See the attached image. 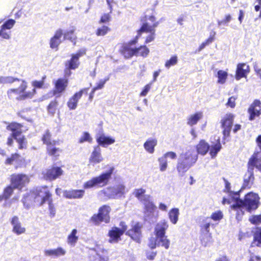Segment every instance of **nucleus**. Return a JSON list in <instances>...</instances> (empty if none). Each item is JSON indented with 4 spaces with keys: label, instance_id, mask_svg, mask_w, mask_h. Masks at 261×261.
I'll use <instances>...</instances> for the list:
<instances>
[{
    "label": "nucleus",
    "instance_id": "f257e3e1",
    "mask_svg": "<svg viewBox=\"0 0 261 261\" xmlns=\"http://www.w3.org/2000/svg\"><path fill=\"white\" fill-rule=\"evenodd\" d=\"M32 198L34 199L35 202L39 203L40 205H42L44 203L47 202L50 216L51 217H55L56 210L53 202L51 195L47 189V187L37 188L30 195L27 194L24 196L22 199V202L26 208L29 209L30 207V203L27 202L28 200H30Z\"/></svg>",
    "mask_w": 261,
    "mask_h": 261
},
{
    "label": "nucleus",
    "instance_id": "f03ea898",
    "mask_svg": "<svg viewBox=\"0 0 261 261\" xmlns=\"http://www.w3.org/2000/svg\"><path fill=\"white\" fill-rule=\"evenodd\" d=\"M168 223L165 220L158 223L155 226L154 233L155 236L149 240L148 246L151 249L162 246L166 249L169 248L170 241L165 236L166 230L168 228Z\"/></svg>",
    "mask_w": 261,
    "mask_h": 261
},
{
    "label": "nucleus",
    "instance_id": "7ed1b4c3",
    "mask_svg": "<svg viewBox=\"0 0 261 261\" xmlns=\"http://www.w3.org/2000/svg\"><path fill=\"white\" fill-rule=\"evenodd\" d=\"M44 82L43 81H34L32 82V85L34 87L31 90L27 91L28 83L21 80V83L17 88L10 89L8 90L7 94L10 98L13 97V95H17L16 99L18 100H24L27 99L32 98L36 93V88H41L43 86Z\"/></svg>",
    "mask_w": 261,
    "mask_h": 261
},
{
    "label": "nucleus",
    "instance_id": "20e7f679",
    "mask_svg": "<svg viewBox=\"0 0 261 261\" xmlns=\"http://www.w3.org/2000/svg\"><path fill=\"white\" fill-rule=\"evenodd\" d=\"M236 199L234 203L231 205L232 209L238 211L246 210L248 212L256 210L258 207L259 197L257 194L250 192L246 195L244 200L239 198V194L236 193Z\"/></svg>",
    "mask_w": 261,
    "mask_h": 261
},
{
    "label": "nucleus",
    "instance_id": "39448f33",
    "mask_svg": "<svg viewBox=\"0 0 261 261\" xmlns=\"http://www.w3.org/2000/svg\"><path fill=\"white\" fill-rule=\"evenodd\" d=\"M198 159V154L194 148H189L182 152L177 161V170L183 174L193 166Z\"/></svg>",
    "mask_w": 261,
    "mask_h": 261
},
{
    "label": "nucleus",
    "instance_id": "423d86ee",
    "mask_svg": "<svg viewBox=\"0 0 261 261\" xmlns=\"http://www.w3.org/2000/svg\"><path fill=\"white\" fill-rule=\"evenodd\" d=\"M114 170L113 167H111L109 170L101 173L99 176L93 177L84 184L83 188L87 189L101 188L106 186L111 177Z\"/></svg>",
    "mask_w": 261,
    "mask_h": 261
},
{
    "label": "nucleus",
    "instance_id": "0eeeda50",
    "mask_svg": "<svg viewBox=\"0 0 261 261\" xmlns=\"http://www.w3.org/2000/svg\"><path fill=\"white\" fill-rule=\"evenodd\" d=\"M22 125L20 124L12 122L7 126V129L12 132V137H13L18 143V148L20 149L26 148L27 140L24 136H21Z\"/></svg>",
    "mask_w": 261,
    "mask_h": 261
},
{
    "label": "nucleus",
    "instance_id": "6e6552de",
    "mask_svg": "<svg viewBox=\"0 0 261 261\" xmlns=\"http://www.w3.org/2000/svg\"><path fill=\"white\" fill-rule=\"evenodd\" d=\"M148 20L151 23L147 22L143 23L141 29L138 31V37L143 32L149 33L150 34L147 37L145 40L146 43H148L152 41L155 38V29L158 25V22H155V18L153 16H150L148 17Z\"/></svg>",
    "mask_w": 261,
    "mask_h": 261
},
{
    "label": "nucleus",
    "instance_id": "1a4fd4ad",
    "mask_svg": "<svg viewBox=\"0 0 261 261\" xmlns=\"http://www.w3.org/2000/svg\"><path fill=\"white\" fill-rule=\"evenodd\" d=\"M103 193L111 198H120L124 196L127 192L125 186L121 184L115 185L113 187L103 190Z\"/></svg>",
    "mask_w": 261,
    "mask_h": 261
},
{
    "label": "nucleus",
    "instance_id": "9d476101",
    "mask_svg": "<svg viewBox=\"0 0 261 261\" xmlns=\"http://www.w3.org/2000/svg\"><path fill=\"white\" fill-rule=\"evenodd\" d=\"M29 181L28 176L24 174H13L11 176V185L16 189H21Z\"/></svg>",
    "mask_w": 261,
    "mask_h": 261
},
{
    "label": "nucleus",
    "instance_id": "9b49d317",
    "mask_svg": "<svg viewBox=\"0 0 261 261\" xmlns=\"http://www.w3.org/2000/svg\"><path fill=\"white\" fill-rule=\"evenodd\" d=\"M233 116L232 114L226 115L221 120V126L223 128L224 138L229 136L233 124Z\"/></svg>",
    "mask_w": 261,
    "mask_h": 261
},
{
    "label": "nucleus",
    "instance_id": "f8f14e48",
    "mask_svg": "<svg viewBox=\"0 0 261 261\" xmlns=\"http://www.w3.org/2000/svg\"><path fill=\"white\" fill-rule=\"evenodd\" d=\"M249 120L253 121L261 115V102L259 100H255L248 109Z\"/></svg>",
    "mask_w": 261,
    "mask_h": 261
},
{
    "label": "nucleus",
    "instance_id": "ddd939ff",
    "mask_svg": "<svg viewBox=\"0 0 261 261\" xmlns=\"http://www.w3.org/2000/svg\"><path fill=\"white\" fill-rule=\"evenodd\" d=\"M10 223L12 227V232L17 235L22 234L25 232V228L23 227L18 216H14L10 219Z\"/></svg>",
    "mask_w": 261,
    "mask_h": 261
},
{
    "label": "nucleus",
    "instance_id": "4468645a",
    "mask_svg": "<svg viewBox=\"0 0 261 261\" xmlns=\"http://www.w3.org/2000/svg\"><path fill=\"white\" fill-rule=\"evenodd\" d=\"M96 142L98 145L106 147L107 146L115 143V140L113 138L110 136H107L102 131L99 132L95 136Z\"/></svg>",
    "mask_w": 261,
    "mask_h": 261
},
{
    "label": "nucleus",
    "instance_id": "2eb2a0df",
    "mask_svg": "<svg viewBox=\"0 0 261 261\" xmlns=\"http://www.w3.org/2000/svg\"><path fill=\"white\" fill-rule=\"evenodd\" d=\"M88 89V88H84L81 90L69 99L67 105L70 110H75L76 108L79 99L84 92L87 93Z\"/></svg>",
    "mask_w": 261,
    "mask_h": 261
},
{
    "label": "nucleus",
    "instance_id": "dca6fc26",
    "mask_svg": "<svg viewBox=\"0 0 261 261\" xmlns=\"http://www.w3.org/2000/svg\"><path fill=\"white\" fill-rule=\"evenodd\" d=\"M101 151V148L99 145L95 146L93 147V150L89 159L90 164L94 165L100 163L103 160Z\"/></svg>",
    "mask_w": 261,
    "mask_h": 261
},
{
    "label": "nucleus",
    "instance_id": "f3484780",
    "mask_svg": "<svg viewBox=\"0 0 261 261\" xmlns=\"http://www.w3.org/2000/svg\"><path fill=\"white\" fill-rule=\"evenodd\" d=\"M85 50H79L76 54L72 55L71 59L66 63V66L69 69H75L79 67L80 62L79 58L85 55Z\"/></svg>",
    "mask_w": 261,
    "mask_h": 261
},
{
    "label": "nucleus",
    "instance_id": "a211bd4d",
    "mask_svg": "<svg viewBox=\"0 0 261 261\" xmlns=\"http://www.w3.org/2000/svg\"><path fill=\"white\" fill-rule=\"evenodd\" d=\"M63 173V171L60 167H55L47 169L43 174L46 179L53 180L58 178Z\"/></svg>",
    "mask_w": 261,
    "mask_h": 261
},
{
    "label": "nucleus",
    "instance_id": "6ab92c4d",
    "mask_svg": "<svg viewBox=\"0 0 261 261\" xmlns=\"http://www.w3.org/2000/svg\"><path fill=\"white\" fill-rule=\"evenodd\" d=\"M137 40L138 36H136L135 39L124 45L122 53L125 58H131L134 55L136 56V48H133L131 46L135 44Z\"/></svg>",
    "mask_w": 261,
    "mask_h": 261
},
{
    "label": "nucleus",
    "instance_id": "aec40b11",
    "mask_svg": "<svg viewBox=\"0 0 261 261\" xmlns=\"http://www.w3.org/2000/svg\"><path fill=\"white\" fill-rule=\"evenodd\" d=\"M141 226L139 223H137L132 227V229L126 232V234L130 237L134 241L138 242L141 236Z\"/></svg>",
    "mask_w": 261,
    "mask_h": 261
},
{
    "label": "nucleus",
    "instance_id": "412c9836",
    "mask_svg": "<svg viewBox=\"0 0 261 261\" xmlns=\"http://www.w3.org/2000/svg\"><path fill=\"white\" fill-rule=\"evenodd\" d=\"M66 253V250L62 247H58L55 249H45L44 251V255L47 257L57 258L64 256Z\"/></svg>",
    "mask_w": 261,
    "mask_h": 261
},
{
    "label": "nucleus",
    "instance_id": "4be33fe9",
    "mask_svg": "<svg viewBox=\"0 0 261 261\" xmlns=\"http://www.w3.org/2000/svg\"><path fill=\"white\" fill-rule=\"evenodd\" d=\"M63 35V31L60 29L56 31L54 36L50 40L49 45L51 48L58 49V46L61 43Z\"/></svg>",
    "mask_w": 261,
    "mask_h": 261
},
{
    "label": "nucleus",
    "instance_id": "5701e85b",
    "mask_svg": "<svg viewBox=\"0 0 261 261\" xmlns=\"http://www.w3.org/2000/svg\"><path fill=\"white\" fill-rule=\"evenodd\" d=\"M85 193L84 190H65L63 192V196L67 199H81Z\"/></svg>",
    "mask_w": 261,
    "mask_h": 261
},
{
    "label": "nucleus",
    "instance_id": "b1692460",
    "mask_svg": "<svg viewBox=\"0 0 261 261\" xmlns=\"http://www.w3.org/2000/svg\"><path fill=\"white\" fill-rule=\"evenodd\" d=\"M123 233L120 231V228L117 227H113L109 231L110 239L109 242L111 243H117L120 240V237Z\"/></svg>",
    "mask_w": 261,
    "mask_h": 261
},
{
    "label": "nucleus",
    "instance_id": "393cba45",
    "mask_svg": "<svg viewBox=\"0 0 261 261\" xmlns=\"http://www.w3.org/2000/svg\"><path fill=\"white\" fill-rule=\"evenodd\" d=\"M249 67L245 63H240L237 66L236 79L239 80L242 77L246 76L249 72Z\"/></svg>",
    "mask_w": 261,
    "mask_h": 261
},
{
    "label": "nucleus",
    "instance_id": "a878e982",
    "mask_svg": "<svg viewBox=\"0 0 261 261\" xmlns=\"http://www.w3.org/2000/svg\"><path fill=\"white\" fill-rule=\"evenodd\" d=\"M253 179V168H251V167L249 166L247 172L244 175V183L241 189L249 187L252 183Z\"/></svg>",
    "mask_w": 261,
    "mask_h": 261
},
{
    "label": "nucleus",
    "instance_id": "bb28decb",
    "mask_svg": "<svg viewBox=\"0 0 261 261\" xmlns=\"http://www.w3.org/2000/svg\"><path fill=\"white\" fill-rule=\"evenodd\" d=\"M68 80L66 79H59L55 83L54 94H60L63 92L67 86Z\"/></svg>",
    "mask_w": 261,
    "mask_h": 261
},
{
    "label": "nucleus",
    "instance_id": "cd10ccee",
    "mask_svg": "<svg viewBox=\"0 0 261 261\" xmlns=\"http://www.w3.org/2000/svg\"><path fill=\"white\" fill-rule=\"evenodd\" d=\"M157 143L156 139L149 138L144 143L143 146L147 152L152 154L154 152V147L156 146Z\"/></svg>",
    "mask_w": 261,
    "mask_h": 261
},
{
    "label": "nucleus",
    "instance_id": "c85d7f7f",
    "mask_svg": "<svg viewBox=\"0 0 261 261\" xmlns=\"http://www.w3.org/2000/svg\"><path fill=\"white\" fill-rule=\"evenodd\" d=\"M210 147V145L207 142L203 140H201L196 146V152L197 154L204 155L209 150Z\"/></svg>",
    "mask_w": 261,
    "mask_h": 261
},
{
    "label": "nucleus",
    "instance_id": "c756f323",
    "mask_svg": "<svg viewBox=\"0 0 261 261\" xmlns=\"http://www.w3.org/2000/svg\"><path fill=\"white\" fill-rule=\"evenodd\" d=\"M203 117L202 112H197L190 115L187 119V124L190 126H193L197 124Z\"/></svg>",
    "mask_w": 261,
    "mask_h": 261
},
{
    "label": "nucleus",
    "instance_id": "7c9ffc66",
    "mask_svg": "<svg viewBox=\"0 0 261 261\" xmlns=\"http://www.w3.org/2000/svg\"><path fill=\"white\" fill-rule=\"evenodd\" d=\"M77 233V230L76 229H73L68 236L67 243L69 246L71 247H74L75 246L79 240V237L76 236Z\"/></svg>",
    "mask_w": 261,
    "mask_h": 261
},
{
    "label": "nucleus",
    "instance_id": "2f4dec72",
    "mask_svg": "<svg viewBox=\"0 0 261 261\" xmlns=\"http://www.w3.org/2000/svg\"><path fill=\"white\" fill-rule=\"evenodd\" d=\"M111 208L110 206L103 205L100 207L98 211V213L104 218V222L106 223L109 222L110 217L109 213Z\"/></svg>",
    "mask_w": 261,
    "mask_h": 261
},
{
    "label": "nucleus",
    "instance_id": "473e14b6",
    "mask_svg": "<svg viewBox=\"0 0 261 261\" xmlns=\"http://www.w3.org/2000/svg\"><path fill=\"white\" fill-rule=\"evenodd\" d=\"M179 215V211L177 208H172L168 213V217L170 222L175 224L178 220V217Z\"/></svg>",
    "mask_w": 261,
    "mask_h": 261
},
{
    "label": "nucleus",
    "instance_id": "72a5a7b5",
    "mask_svg": "<svg viewBox=\"0 0 261 261\" xmlns=\"http://www.w3.org/2000/svg\"><path fill=\"white\" fill-rule=\"evenodd\" d=\"M146 190L144 189L140 188L135 189L133 192L134 195L137 199L141 202H143L147 198H150V196L147 195H145Z\"/></svg>",
    "mask_w": 261,
    "mask_h": 261
},
{
    "label": "nucleus",
    "instance_id": "f704fd0d",
    "mask_svg": "<svg viewBox=\"0 0 261 261\" xmlns=\"http://www.w3.org/2000/svg\"><path fill=\"white\" fill-rule=\"evenodd\" d=\"M145 206V209L146 213L152 214L156 208V206L154 204V203L150 201L149 198H147L145 200H144L142 202Z\"/></svg>",
    "mask_w": 261,
    "mask_h": 261
},
{
    "label": "nucleus",
    "instance_id": "c9c22d12",
    "mask_svg": "<svg viewBox=\"0 0 261 261\" xmlns=\"http://www.w3.org/2000/svg\"><path fill=\"white\" fill-rule=\"evenodd\" d=\"M15 81L21 82V80L10 76H0V86L7 84H11Z\"/></svg>",
    "mask_w": 261,
    "mask_h": 261
},
{
    "label": "nucleus",
    "instance_id": "e433bc0d",
    "mask_svg": "<svg viewBox=\"0 0 261 261\" xmlns=\"http://www.w3.org/2000/svg\"><path fill=\"white\" fill-rule=\"evenodd\" d=\"M15 189L13 186L11 185L7 187L4 190L3 194L0 196V201L3 199H8L12 195L13 190Z\"/></svg>",
    "mask_w": 261,
    "mask_h": 261
},
{
    "label": "nucleus",
    "instance_id": "4c0bfd02",
    "mask_svg": "<svg viewBox=\"0 0 261 261\" xmlns=\"http://www.w3.org/2000/svg\"><path fill=\"white\" fill-rule=\"evenodd\" d=\"M218 142L215 145H213L211 146L210 154L212 158H214L216 156L218 152L220 150L221 148V145L219 139L217 140Z\"/></svg>",
    "mask_w": 261,
    "mask_h": 261
},
{
    "label": "nucleus",
    "instance_id": "58836bf2",
    "mask_svg": "<svg viewBox=\"0 0 261 261\" xmlns=\"http://www.w3.org/2000/svg\"><path fill=\"white\" fill-rule=\"evenodd\" d=\"M228 73L226 71L220 70L217 72L218 83L224 84L227 79Z\"/></svg>",
    "mask_w": 261,
    "mask_h": 261
},
{
    "label": "nucleus",
    "instance_id": "ea45409f",
    "mask_svg": "<svg viewBox=\"0 0 261 261\" xmlns=\"http://www.w3.org/2000/svg\"><path fill=\"white\" fill-rule=\"evenodd\" d=\"M149 53V49L146 46H141L136 48V56L146 57Z\"/></svg>",
    "mask_w": 261,
    "mask_h": 261
},
{
    "label": "nucleus",
    "instance_id": "a19ab883",
    "mask_svg": "<svg viewBox=\"0 0 261 261\" xmlns=\"http://www.w3.org/2000/svg\"><path fill=\"white\" fill-rule=\"evenodd\" d=\"M178 62V58L176 55L172 56L169 60L166 61L165 66L166 68L169 69L171 66L175 65Z\"/></svg>",
    "mask_w": 261,
    "mask_h": 261
},
{
    "label": "nucleus",
    "instance_id": "79ce46f5",
    "mask_svg": "<svg viewBox=\"0 0 261 261\" xmlns=\"http://www.w3.org/2000/svg\"><path fill=\"white\" fill-rule=\"evenodd\" d=\"M75 30L74 29L67 31L64 34V39L70 40L71 42H74L76 37L74 34Z\"/></svg>",
    "mask_w": 261,
    "mask_h": 261
},
{
    "label": "nucleus",
    "instance_id": "37998d69",
    "mask_svg": "<svg viewBox=\"0 0 261 261\" xmlns=\"http://www.w3.org/2000/svg\"><path fill=\"white\" fill-rule=\"evenodd\" d=\"M159 167L161 171H165L167 168V160L164 155L158 159Z\"/></svg>",
    "mask_w": 261,
    "mask_h": 261
},
{
    "label": "nucleus",
    "instance_id": "c03bdc74",
    "mask_svg": "<svg viewBox=\"0 0 261 261\" xmlns=\"http://www.w3.org/2000/svg\"><path fill=\"white\" fill-rule=\"evenodd\" d=\"M91 221L96 225H98L102 222H104V218L99 214H94L91 218Z\"/></svg>",
    "mask_w": 261,
    "mask_h": 261
},
{
    "label": "nucleus",
    "instance_id": "a18cd8bd",
    "mask_svg": "<svg viewBox=\"0 0 261 261\" xmlns=\"http://www.w3.org/2000/svg\"><path fill=\"white\" fill-rule=\"evenodd\" d=\"M19 158L20 156L19 154L17 153L13 154L11 157L7 159L5 162V164L7 165H12L15 163H17L18 161L19 160Z\"/></svg>",
    "mask_w": 261,
    "mask_h": 261
},
{
    "label": "nucleus",
    "instance_id": "49530a36",
    "mask_svg": "<svg viewBox=\"0 0 261 261\" xmlns=\"http://www.w3.org/2000/svg\"><path fill=\"white\" fill-rule=\"evenodd\" d=\"M56 142L53 141L52 145L50 144L47 146V149L48 153L51 155H58V152L59 151V148L54 147V145H55Z\"/></svg>",
    "mask_w": 261,
    "mask_h": 261
},
{
    "label": "nucleus",
    "instance_id": "de8ad7c7",
    "mask_svg": "<svg viewBox=\"0 0 261 261\" xmlns=\"http://www.w3.org/2000/svg\"><path fill=\"white\" fill-rule=\"evenodd\" d=\"M109 80V77L108 76L104 79L100 80L97 83L96 86L93 88L94 91L102 89L106 84V83Z\"/></svg>",
    "mask_w": 261,
    "mask_h": 261
},
{
    "label": "nucleus",
    "instance_id": "09e8293b",
    "mask_svg": "<svg viewBox=\"0 0 261 261\" xmlns=\"http://www.w3.org/2000/svg\"><path fill=\"white\" fill-rule=\"evenodd\" d=\"M15 23V21L14 19H10L5 21L1 28L5 30H10L13 27Z\"/></svg>",
    "mask_w": 261,
    "mask_h": 261
},
{
    "label": "nucleus",
    "instance_id": "8fccbe9b",
    "mask_svg": "<svg viewBox=\"0 0 261 261\" xmlns=\"http://www.w3.org/2000/svg\"><path fill=\"white\" fill-rule=\"evenodd\" d=\"M254 240L257 242V246L259 247L261 244V227L256 228L254 234Z\"/></svg>",
    "mask_w": 261,
    "mask_h": 261
},
{
    "label": "nucleus",
    "instance_id": "3c124183",
    "mask_svg": "<svg viewBox=\"0 0 261 261\" xmlns=\"http://www.w3.org/2000/svg\"><path fill=\"white\" fill-rule=\"evenodd\" d=\"M92 138L88 132H84L83 136L79 139V142L80 143H83L84 142H88L89 143L92 142Z\"/></svg>",
    "mask_w": 261,
    "mask_h": 261
},
{
    "label": "nucleus",
    "instance_id": "603ef678",
    "mask_svg": "<svg viewBox=\"0 0 261 261\" xmlns=\"http://www.w3.org/2000/svg\"><path fill=\"white\" fill-rule=\"evenodd\" d=\"M224 180L225 181V185L224 191L229 193L230 196L235 200L236 199V196L234 195V194L236 192H233L230 190V184L227 180L224 179Z\"/></svg>",
    "mask_w": 261,
    "mask_h": 261
},
{
    "label": "nucleus",
    "instance_id": "864d4df0",
    "mask_svg": "<svg viewBox=\"0 0 261 261\" xmlns=\"http://www.w3.org/2000/svg\"><path fill=\"white\" fill-rule=\"evenodd\" d=\"M51 135L49 132L48 130H47L45 134H44L43 138H42V141H43V143L44 144H46L47 146L53 143V141L51 140L50 139Z\"/></svg>",
    "mask_w": 261,
    "mask_h": 261
},
{
    "label": "nucleus",
    "instance_id": "5fc2aeb1",
    "mask_svg": "<svg viewBox=\"0 0 261 261\" xmlns=\"http://www.w3.org/2000/svg\"><path fill=\"white\" fill-rule=\"evenodd\" d=\"M249 166L253 168L255 166L260 171H261V161H257L255 159H250L248 163Z\"/></svg>",
    "mask_w": 261,
    "mask_h": 261
},
{
    "label": "nucleus",
    "instance_id": "6e6d98bb",
    "mask_svg": "<svg viewBox=\"0 0 261 261\" xmlns=\"http://www.w3.org/2000/svg\"><path fill=\"white\" fill-rule=\"evenodd\" d=\"M223 218V214L220 211L215 212L211 215V219L214 221H219Z\"/></svg>",
    "mask_w": 261,
    "mask_h": 261
},
{
    "label": "nucleus",
    "instance_id": "4d7b16f0",
    "mask_svg": "<svg viewBox=\"0 0 261 261\" xmlns=\"http://www.w3.org/2000/svg\"><path fill=\"white\" fill-rule=\"evenodd\" d=\"M109 30L108 27L103 25L97 29L96 34L97 36H104L107 33Z\"/></svg>",
    "mask_w": 261,
    "mask_h": 261
},
{
    "label": "nucleus",
    "instance_id": "13d9d810",
    "mask_svg": "<svg viewBox=\"0 0 261 261\" xmlns=\"http://www.w3.org/2000/svg\"><path fill=\"white\" fill-rule=\"evenodd\" d=\"M0 37L4 39L8 40L11 38L10 32H7L6 30L1 28Z\"/></svg>",
    "mask_w": 261,
    "mask_h": 261
},
{
    "label": "nucleus",
    "instance_id": "bf43d9fd",
    "mask_svg": "<svg viewBox=\"0 0 261 261\" xmlns=\"http://www.w3.org/2000/svg\"><path fill=\"white\" fill-rule=\"evenodd\" d=\"M250 222L254 224L261 223V215L253 216L249 218Z\"/></svg>",
    "mask_w": 261,
    "mask_h": 261
},
{
    "label": "nucleus",
    "instance_id": "052dcab7",
    "mask_svg": "<svg viewBox=\"0 0 261 261\" xmlns=\"http://www.w3.org/2000/svg\"><path fill=\"white\" fill-rule=\"evenodd\" d=\"M152 83L147 84L143 88V90L140 94V96H145L151 88Z\"/></svg>",
    "mask_w": 261,
    "mask_h": 261
},
{
    "label": "nucleus",
    "instance_id": "680f3d73",
    "mask_svg": "<svg viewBox=\"0 0 261 261\" xmlns=\"http://www.w3.org/2000/svg\"><path fill=\"white\" fill-rule=\"evenodd\" d=\"M214 41L213 37H210L205 42H203L199 47L198 51H200L205 47Z\"/></svg>",
    "mask_w": 261,
    "mask_h": 261
},
{
    "label": "nucleus",
    "instance_id": "e2e57ef3",
    "mask_svg": "<svg viewBox=\"0 0 261 261\" xmlns=\"http://www.w3.org/2000/svg\"><path fill=\"white\" fill-rule=\"evenodd\" d=\"M209 219V218H206L204 221V223L201 226V229L206 232H208L210 231V222L208 221Z\"/></svg>",
    "mask_w": 261,
    "mask_h": 261
},
{
    "label": "nucleus",
    "instance_id": "0e129e2a",
    "mask_svg": "<svg viewBox=\"0 0 261 261\" xmlns=\"http://www.w3.org/2000/svg\"><path fill=\"white\" fill-rule=\"evenodd\" d=\"M164 156L167 159V158L170 159L171 160H175L177 157V155L175 152L172 151L167 152L165 153Z\"/></svg>",
    "mask_w": 261,
    "mask_h": 261
},
{
    "label": "nucleus",
    "instance_id": "69168bd1",
    "mask_svg": "<svg viewBox=\"0 0 261 261\" xmlns=\"http://www.w3.org/2000/svg\"><path fill=\"white\" fill-rule=\"evenodd\" d=\"M235 100H236V98L234 97L233 96L230 97L228 100L226 105L227 106H229V107L232 108H234V107L236 106Z\"/></svg>",
    "mask_w": 261,
    "mask_h": 261
},
{
    "label": "nucleus",
    "instance_id": "338daca9",
    "mask_svg": "<svg viewBox=\"0 0 261 261\" xmlns=\"http://www.w3.org/2000/svg\"><path fill=\"white\" fill-rule=\"evenodd\" d=\"M56 103L51 102L48 106V111L49 113L54 114L56 110Z\"/></svg>",
    "mask_w": 261,
    "mask_h": 261
},
{
    "label": "nucleus",
    "instance_id": "774afa93",
    "mask_svg": "<svg viewBox=\"0 0 261 261\" xmlns=\"http://www.w3.org/2000/svg\"><path fill=\"white\" fill-rule=\"evenodd\" d=\"M110 20V16L109 14H105L101 17L100 22L106 23L109 21Z\"/></svg>",
    "mask_w": 261,
    "mask_h": 261
}]
</instances>
